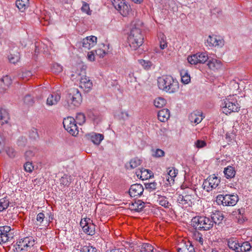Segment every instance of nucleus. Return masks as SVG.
Segmentation results:
<instances>
[{
	"label": "nucleus",
	"instance_id": "obj_61",
	"mask_svg": "<svg viewBox=\"0 0 252 252\" xmlns=\"http://www.w3.org/2000/svg\"><path fill=\"white\" fill-rule=\"evenodd\" d=\"M81 9L83 12H86L87 14H89V10L90 9L89 4L87 3H84L81 8Z\"/></svg>",
	"mask_w": 252,
	"mask_h": 252
},
{
	"label": "nucleus",
	"instance_id": "obj_58",
	"mask_svg": "<svg viewBox=\"0 0 252 252\" xmlns=\"http://www.w3.org/2000/svg\"><path fill=\"white\" fill-rule=\"evenodd\" d=\"M95 52L96 56L99 58H103L106 54V52L101 49H98L97 50H95Z\"/></svg>",
	"mask_w": 252,
	"mask_h": 252
},
{
	"label": "nucleus",
	"instance_id": "obj_37",
	"mask_svg": "<svg viewBox=\"0 0 252 252\" xmlns=\"http://www.w3.org/2000/svg\"><path fill=\"white\" fill-rule=\"evenodd\" d=\"M71 180L72 179L70 176L65 174L60 179V182L61 185L68 187L71 182Z\"/></svg>",
	"mask_w": 252,
	"mask_h": 252
},
{
	"label": "nucleus",
	"instance_id": "obj_16",
	"mask_svg": "<svg viewBox=\"0 0 252 252\" xmlns=\"http://www.w3.org/2000/svg\"><path fill=\"white\" fill-rule=\"evenodd\" d=\"M143 191V186L141 184H136L131 186L129 193L131 197H135L141 195Z\"/></svg>",
	"mask_w": 252,
	"mask_h": 252
},
{
	"label": "nucleus",
	"instance_id": "obj_2",
	"mask_svg": "<svg viewBox=\"0 0 252 252\" xmlns=\"http://www.w3.org/2000/svg\"><path fill=\"white\" fill-rule=\"evenodd\" d=\"M127 40L129 46L132 50L137 49L144 42V34L142 30L136 27L132 28L128 36Z\"/></svg>",
	"mask_w": 252,
	"mask_h": 252
},
{
	"label": "nucleus",
	"instance_id": "obj_48",
	"mask_svg": "<svg viewBox=\"0 0 252 252\" xmlns=\"http://www.w3.org/2000/svg\"><path fill=\"white\" fill-rule=\"evenodd\" d=\"M32 76V73L30 71H25L22 73L20 78L24 81H27L30 79V78Z\"/></svg>",
	"mask_w": 252,
	"mask_h": 252
},
{
	"label": "nucleus",
	"instance_id": "obj_51",
	"mask_svg": "<svg viewBox=\"0 0 252 252\" xmlns=\"http://www.w3.org/2000/svg\"><path fill=\"white\" fill-rule=\"evenodd\" d=\"M194 145L196 147V148L198 149H200L205 147L207 145V143L204 140H197L195 142Z\"/></svg>",
	"mask_w": 252,
	"mask_h": 252
},
{
	"label": "nucleus",
	"instance_id": "obj_43",
	"mask_svg": "<svg viewBox=\"0 0 252 252\" xmlns=\"http://www.w3.org/2000/svg\"><path fill=\"white\" fill-rule=\"evenodd\" d=\"M86 118L83 113H78L76 116V123L81 125L85 122Z\"/></svg>",
	"mask_w": 252,
	"mask_h": 252
},
{
	"label": "nucleus",
	"instance_id": "obj_1",
	"mask_svg": "<svg viewBox=\"0 0 252 252\" xmlns=\"http://www.w3.org/2000/svg\"><path fill=\"white\" fill-rule=\"evenodd\" d=\"M158 85L159 89L170 94L175 93L179 89L178 81L170 75L158 77Z\"/></svg>",
	"mask_w": 252,
	"mask_h": 252
},
{
	"label": "nucleus",
	"instance_id": "obj_44",
	"mask_svg": "<svg viewBox=\"0 0 252 252\" xmlns=\"http://www.w3.org/2000/svg\"><path fill=\"white\" fill-rule=\"evenodd\" d=\"M0 83L1 86L2 85V83L3 84V88H4L5 87H8L9 85H11V80L10 79L9 76H5L0 80Z\"/></svg>",
	"mask_w": 252,
	"mask_h": 252
},
{
	"label": "nucleus",
	"instance_id": "obj_47",
	"mask_svg": "<svg viewBox=\"0 0 252 252\" xmlns=\"http://www.w3.org/2000/svg\"><path fill=\"white\" fill-rule=\"evenodd\" d=\"M67 131L72 135L76 136L78 133V127L76 125V123L74 125H72V126L69 128Z\"/></svg>",
	"mask_w": 252,
	"mask_h": 252
},
{
	"label": "nucleus",
	"instance_id": "obj_41",
	"mask_svg": "<svg viewBox=\"0 0 252 252\" xmlns=\"http://www.w3.org/2000/svg\"><path fill=\"white\" fill-rule=\"evenodd\" d=\"M146 189L151 192L155 190L157 188V183L155 182L151 183H145L144 184Z\"/></svg>",
	"mask_w": 252,
	"mask_h": 252
},
{
	"label": "nucleus",
	"instance_id": "obj_27",
	"mask_svg": "<svg viewBox=\"0 0 252 252\" xmlns=\"http://www.w3.org/2000/svg\"><path fill=\"white\" fill-rule=\"evenodd\" d=\"M88 136L89 138L95 145H99L104 138L103 135L99 133H92Z\"/></svg>",
	"mask_w": 252,
	"mask_h": 252
},
{
	"label": "nucleus",
	"instance_id": "obj_40",
	"mask_svg": "<svg viewBox=\"0 0 252 252\" xmlns=\"http://www.w3.org/2000/svg\"><path fill=\"white\" fill-rule=\"evenodd\" d=\"M166 100L162 97H158L154 100V105L157 108H161L166 104Z\"/></svg>",
	"mask_w": 252,
	"mask_h": 252
},
{
	"label": "nucleus",
	"instance_id": "obj_50",
	"mask_svg": "<svg viewBox=\"0 0 252 252\" xmlns=\"http://www.w3.org/2000/svg\"><path fill=\"white\" fill-rule=\"evenodd\" d=\"M82 252H96L95 248L92 246H85L83 247L82 250Z\"/></svg>",
	"mask_w": 252,
	"mask_h": 252
},
{
	"label": "nucleus",
	"instance_id": "obj_24",
	"mask_svg": "<svg viewBox=\"0 0 252 252\" xmlns=\"http://www.w3.org/2000/svg\"><path fill=\"white\" fill-rule=\"evenodd\" d=\"M142 162V160L137 157H135L131 159L129 162L126 164V167L127 169H134L141 165Z\"/></svg>",
	"mask_w": 252,
	"mask_h": 252
},
{
	"label": "nucleus",
	"instance_id": "obj_14",
	"mask_svg": "<svg viewBox=\"0 0 252 252\" xmlns=\"http://www.w3.org/2000/svg\"><path fill=\"white\" fill-rule=\"evenodd\" d=\"M79 86L86 92H89L92 88L93 83L86 75H83L80 80Z\"/></svg>",
	"mask_w": 252,
	"mask_h": 252
},
{
	"label": "nucleus",
	"instance_id": "obj_42",
	"mask_svg": "<svg viewBox=\"0 0 252 252\" xmlns=\"http://www.w3.org/2000/svg\"><path fill=\"white\" fill-rule=\"evenodd\" d=\"M51 70L55 74H59L63 71V67L58 63H54L52 64Z\"/></svg>",
	"mask_w": 252,
	"mask_h": 252
},
{
	"label": "nucleus",
	"instance_id": "obj_63",
	"mask_svg": "<svg viewBox=\"0 0 252 252\" xmlns=\"http://www.w3.org/2000/svg\"><path fill=\"white\" fill-rule=\"evenodd\" d=\"M139 62L145 68H147L148 66L149 67L150 66L151 63L150 62H146L144 60H139Z\"/></svg>",
	"mask_w": 252,
	"mask_h": 252
},
{
	"label": "nucleus",
	"instance_id": "obj_53",
	"mask_svg": "<svg viewBox=\"0 0 252 252\" xmlns=\"http://www.w3.org/2000/svg\"><path fill=\"white\" fill-rule=\"evenodd\" d=\"M194 238L196 241L198 242L201 245H203L204 239L203 238L202 235L200 233L198 232L195 233Z\"/></svg>",
	"mask_w": 252,
	"mask_h": 252
},
{
	"label": "nucleus",
	"instance_id": "obj_25",
	"mask_svg": "<svg viewBox=\"0 0 252 252\" xmlns=\"http://www.w3.org/2000/svg\"><path fill=\"white\" fill-rule=\"evenodd\" d=\"M158 120L162 122H166L170 117L169 111L167 109H163L159 111L158 115Z\"/></svg>",
	"mask_w": 252,
	"mask_h": 252
},
{
	"label": "nucleus",
	"instance_id": "obj_28",
	"mask_svg": "<svg viewBox=\"0 0 252 252\" xmlns=\"http://www.w3.org/2000/svg\"><path fill=\"white\" fill-rule=\"evenodd\" d=\"M223 173L225 177L227 179H232L234 178L236 175L235 168L232 166H228L224 168Z\"/></svg>",
	"mask_w": 252,
	"mask_h": 252
},
{
	"label": "nucleus",
	"instance_id": "obj_52",
	"mask_svg": "<svg viewBox=\"0 0 252 252\" xmlns=\"http://www.w3.org/2000/svg\"><path fill=\"white\" fill-rule=\"evenodd\" d=\"M45 219L44 214L42 213H39L37 214L36 217L37 225H40L44 221Z\"/></svg>",
	"mask_w": 252,
	"mask_h": 252
},
{
	"label": "nucleus",
	"instance_id": "obj_62",
	"mask_svg": "<svg viewBox=\"0 0 252 252\" xmlns=\"http://www.w3.org/2000/svg\"><path fill=\"white\" fill-rule=\"evenodd\" d=\"M88 59L90 61H94L95 59L94 54V51L88 52Z\"/></svg>",
	"mask_w": 252,
	"mask_h": 252
},
{
	"label": "nucleus",
	"instance_id": "obj_34",
	"mask_svg": "<svg viewBox=\"0 0 252 252\" xmlns=\"http://www.w3.org/2000/svg\"><path fill=\"white\" fill-rule=\"evenodd\" d=\"M10 201L6 197L0 199V212L5 210L9 206Z\"/></svg>",
	"mask_w": 252,
	"mask_h": 252
},
{
	"label": "nucleus",
	"instance_id": "obj_23",
	"mask_svg": "<svg viewBox=\"0 0 252 252\" xmlns=\"http://www.w3.org/2000/svg\"><path fill=\"white\" fill-rule=\"evenodd\" d=\"M207 65L208 67L213 70L220 69L222 66V63L220 60L216 59H211L208 60Z\"/></svg>",
	"mask_w": 252,
	"mask_h": 252
},
{
	"label": "nucleus",
	"instance_id": "obj_46",
	"mask_svg": "<svg viewBox=\"0 0 252 252\" xmlns=\"http://www.w3.org/2000/svg\"><path fill=\"white\" fill-rule=\"evenodd\" d=\"M24 102L28 106H32L34 101L33 97L29 95H26L24 98Z\"/></svg>",
	"mask_w": 252,
	"mask_h": 252
},
{
	"label": "nucleus",
	"instance_id": "obj_54",
	"mask_svg": "<svg viewBox=\"0 0 252 252\" xmlns=\"http://www.w3.org/2000/svg\"><path fill=\"white\" fill-rule=\"evenodd\" d=\"M24 169L26 171L32 172L33 169V166L31 162L27 161L24 164Z\"/></svg>",
	"mask_w": 252,
	"mask_h": 252
},
{
	"label": "nucleus",
	"instance_id": "obj_64",
	"mask_svg": "<svg viewBox=\"0 0 252 252\" xmlns=\"http://www.w3.org/2000/svg\"><path fill=\"white\" fill-rule=\"evenodd\" d=\"M31 136L34 139L38 136L37 131L36 129H33L32 130L31 133Z\"/></svg>",
	"mask_w": 252,
	"mask_h": 252
},
{
	"label": "nucleus",
	"instance_id": "obj_17",
	"mask_svg": "<svg viewBox=\"0 0 252 252\" xmlns=\"http://www.w3.org/2000/svg\"><path fill=\"white\" fill-rule=\"evenodd\" d=\"M145 203L141 200L132 201L128 204V208L133 211L141 212L145 207Z\"/></svg>",
	"mask_w": 252,
	"mask_h": 252
},
{
	"label": "nucleus",
	"instance_id": "obj_20",
	"mask_svg": "<svg viewBox=\"0 0 252 252\" xmlns=\"http://www.w3.org/2000/svg\"><path fill=\"white\" fill-rule=\"evenodd\" d=\"M178 174V170L175 168H168L167 174L166 175V180L168 182L167 184H173L174 183V179Z\"/></svg>",
	"mask_w": 252,
	"mask_h": 252
},
{
	"label": "nucleus",
	"instance_id": "obj_15",
	"mask_svg": "<svg viewBox=\"0 0 252 252\" xmlns=\"http://www.w3.org/2000/svg\"><path fill=\"white\" fill-rule=\"evenodd\" d=\"M20 52L18 47H14L11 49L9 52V55L8 56V59L12 63L15 64L20 60Z\"/></svg>",
	"mask_w": 252,
	"mask_h": 252
},
{
	"label": "nucleus",
	"instance_id": "obj_32",
	"mask_svg": "<svg viewBox=\"0 0 252 252\" xmlns=\"http://www.w3.org/2000/svg\"><path fill=\"white\" fill-rule=\"evenodd\" d=\"M177 251L178 252H195L193 246L189 242L187 244H185L182 247L178 248Z\"/></svg>",
	"mask_w": 252,
	"mask_h": 252
},
{
	"label": "nucleus",
	"instance_id": "obj_60",
	"mask_svg": "<svg viewBox=\"0 0 252 252\" xmlns=\"http://www.w3.org/2000/svg\"><path fill=\"white\" fill-rule=\"evenodd\" d=\"M4 146V137L0 133V153L3 150Z\"/></svg>",
	"mask_w": 252,
	"mask_h": 252
},
{
	"label": "nucleus",
	"instance_id": "obj_8",
	"mask_svg": "<svg viewBox=\"0 0 252 252\" xmlns=\"http://www.w3.org/2000/svg\"><path fill=\"white\" fill-rule=\"evenodd\" d=\"M220 182V178L215 175H210L204 181L202 187L207 192H210L216 189Z\"/></svg>",
	"mask_w": 252,
	"mask_h": 252
},
{
	"label": "nucleus",
	"instance_id": "obj_49",
	"mask_svg": "<svg viewBox=\"0 0 252 252\" xmlns=\"http://www.w3.org/2000/svg\"><path fill=\"white\" fill-rule=\"evenodd\" d=\"M6 153L9 157L13 158L16 155V152L12 148L8 147L6 149Z\"/></svg>",
	"mask_w": 252,
	"mask_h": 252
},
{
	"label": "nucleus",
	"instance_id": "obj_4",
	"mask_svg": "<svg viewBox=\"0 0 252 252\" xmlns=\"http://www.w3.org/2000/svg\"><path fill=\"white\" fill-rule=\"evenodd\" d=\"M221 106L222 107L223 112L226 114L238 112L240 108L237 99L234 95H229L223 99Z\"/></svg>",
	"mask_w": 252,
	"mask_h": 252
},
{
	"label": "nucleus",
	"instance_id": "obj_11",
	"mask_svg": "<svg viewBox=\"0 0 252 252\" xmlns=\"http://www.w3.org/2000/svg\"><path fill=\"white\" fill-rule=\"evenodd\" d=\"M209 57L206 52H199L188 57V62L191 64L204 63L208 61Z\"/></svg>",
	"mask_w": 252,
	"mask_h": 252
},
{
	"label": "nucleus",
	"instance_id": "obj_10",
	"mask_svg": "<svg viewBox=\"0 0 252 252\" xmlns=\"http://www.w3.org/2000/svg\"><path fill=\"white\" fill-rule=\"evenodd\" d=\"M113 5L123 16H126L130 11V6L126 3L125 0H111Z\"/></svg>",
	"mask_w": 252,
	"mask_h": 252
},
{
	"label": "nucleus",
	"instance_id": "obj_33",
	"mask_svg": "<svg viewBox=\"0 0 252 252\" xmlns=\"http://www.w3.org/2000/svg\"><path fill=\"white\" fill-rule=\"evenodd\" d=\"M76 122L75 120L71 117H68L66 118H64L63 121V125L65 130H68L69 128L72 126V125H74Z\"/></svg>",
	"mask_w": 252,
	"mask_h": 252
},
{
	"label": "nucleus",
	"instance_id": "obj_35",
	"mask_svg": "<svg viewBox=\"0 0 252 252\" xmlns=\"http://www.w3.org/2000/svg\"><path fill=\"white\" fill-rule=\"evenodd\" d=\"M158 201L159 205L165 208H169L171 205L167 198L164 196L158 195Z\"/></svg>",
	"mask_w": 252,
	"mask_h": 252
},
{
	"label": "nucleus",
	"instance_id": "obj_13",
	"mask_svg": "<svg viewBox=\"0 0 252 252\" xmlns=\"http://www.w3.org/2000/svg\"><path fill=\"white\" fill-rule=\"evenodd\" d=\"M96 40L97 38L94 36L87 37L79 43L80 46H82L85 49H90L95 45Z\"/></svg>",
	"mask_w": 252,
	"mask_h": 252
},
{
	"label": "nucleus",
	"instance_id": "obj_39",
	"mask_svg": "<svg viewBox=\"0 0 252 252\" xmlns=\"http://www.w3.org/2000/svg\"><path fill=\"white\" fill-rule=\"evenodd\" d=\"M181 81L184 84H188L190 81V77L188 72L184 70L181 72Z\"/></svg>",
	"mask_w": 252,
	"mask_h": 252
},
{
	"label": "nucleus",
	"instance_id": "obj_45",
	"mask_svg": "<svg viewBox=\"0 0 252 252\" xmlns=\"http://www.w3.org/2000/svg\"><path fill=\"white\" fill-rule=\"evenodd\" d=\"M154 250L153 246L148 243H144L141 246V251L147 252H153Z\"/></svg>",
	"mask_w": 252,
	"mask_h": 252
},
{
	"label": "nucleus",
	"instance_id": "obj_56",
	"mask_svg": "<svg viewBox=\"0 0 252 252\" xmlns=\"http://www.w3.org/2000/svg\"><path fill=\"white\" fill-rule=\"evenodd\" d=\"M91 221H92V220H91L90 219L87 218H84L83 219L81 220L80 224V226L82 227L83 230H84V227L86 226Z\"/></svg>",
	"mask_w": 252,
	"mask_h": 252
},
{
	"label": "nucleus",
	"instance_id": "obj_29",
	"mask_svg": "<svg viewBox=\"0 0 252 252\" xmlns=\"http://www.w3.org/2000/svg\"><path fill=\"white\" fill-rule=\"evenodd\" d=\"M9 120V115L6 109H0V124L3 125L7 124Z\"/></svg>",
	"mask_w": 252,
	"mask_h": 252
},
{
	"label": "nucleus",
	"instance_id": "obj_36",
	"mask_svg": "<svg viewBox=\"0 0 252 252\" xmlns=\"http://www.w3.org/2000/svg\"><path fill=\"white\" fill-rule=\"evenodd\" d=\"M251 249L250 243L248 242H244L242 243H240L239 252H246L249 251Z\"/></svg>",
	"mask_w": 252,
	"mask_h": 252
},
{
	"label": "nucleus",
	"instance_id": "obj_31",
	"mask_svg": "<svg viewBox=\"0 0 252 252\" xmlns=\"http://www.w3.org/2000/svg\"><path fill=\"white\" fill-rule=\"evenodd\" d=\"M95 225L91 221L84 227L83 231L86 234L93 236L95 234Z\"/></svg>",
	"mask_w": 252,
	"mask_h": 252
},
{
	"label": "nucleus",
	"instance_id": "obj_9",
	"mask_svg": "<svg viewBox=\"0 0 252 252\" xmlns=\"http://www.w3.org/2000/svg\"><path fill=\"white\" fill-rule=\"evenodd\" d=\"M13 229L8 225L0 226V244L11 241L14 237Z\"/></svg>",
	"mask_w": 252,
	"mask_h": 252
},
{
	"label": "nucleus",
	"instance_id": "obj_59",
	"mask_svg": "<svg viewBox=\"0 0 252 252\" xmlns=\"http://www.w3.org/2000/svg\"><path fill=\"white\" fill-rule=\"evenodd\" d=\"M159 46L161 49H164L167 46V43L166 41L164 40V37H162L160 38L159 41Z\"/></svg>",
	"mask_w": 252,
	"mask_h": 252
},
{
	"label": "nucleus",
	"instance_id": "obj_19",
	"mask_svg": "<svg viewBox=\"0 0 252 252\" xmlns=\"http://www.w3.org/2000/svg\"><path fill=\"white\" fill-rule=\"evenodd\" d=\"M189 119L191 123L198 124L203 120L202 113L198 111H194L189 115Z\"/></svg>",
	"mask_w": 252,
	"mask_h": 252
},
{
	"label": "nucleus",
	"instance_id": "obj_12",
	"mask_svg": "<svg viewBox=\"0 0 252 252\" xmlns=\"http://www.w3.org/2000/svg\"><path fill=\"white\" fill-rule=\"evenodd\" d=\"M194 200V195L192 194H186L185 195H179L177 199V202L184 207L187 208L191 206Z\"/></svg>",
	"mask_w": 252,
	"mask_h": 252
},
{
	"label": "nucleus",
	"instance_id": "obj_7",
	"mask_svg": "<svg viewBox=\"0 0 252 252\" xmlns=\"http://www.w3.org/2000/svg\"><path fill=\"white\" fill-rule=\"evenodd\" d=\"M239 200L237 194H219L217 196L216 202L224 206H234Z\"/></svg>",
	"mask_w": 252,
	"mask_h": 252
},
{
	"label": "nucleus",
	"instance_id": "obj_6",
	"mask_svg": "<svg viewBox=\"0 0 252 252\" xmlns=\"http://www.w3.org/2000/svg\"><path fill=\"white\" fill-rule=\"evenodd\" d=\"M34 245V240L32 237H27L17 242L14 245L17 252H26L29 251Z\"/></svg>",
	"mask_w": 252,
	"mask_h": 252
},
{
	"label": "nucleus",
	"instance_id": "obj_55",
	"mask_svg": "<svg viewBox=\"0 0 252 252\" xmlns=\"http://www.w3.org/2000/svg\"><path fill=\"white\" fill-rule=\"evenodd\" d=\"M153 156L156 158H160L164 156V152L159 149H157L153 153Z\"/></svg>",
	"mask_w": 252,
	"mask_h": 252
},
{
	"label": "nucleus",
	"instance_id": "obj_18",
	"mask_svg": "<svg viewBox=\"0 0 252 252\" xmlns=\"http://www.w3.org/2000/svg\"><path fill=\"white\" fill-rule=\"evenodd\" d=\"M207 42L210 46L222 47L224 45L223 39L218 38L216 35L209 36Z\"/></svg>",
	"mask_w": 252,
	"mask_h": 252
},
{
	"label": "nucleus",
	"instance_id": "obj_57",
	"mask_svg": "<svg viewBox=\"0 0 252 252\" xmlns=\"http://www.w3.org/2000/svg\"><path fill=\"white\" fill-rule=\"evenodd\" d=\"M34 152L32 150H28L25 152V157L26 160H29L31 159L32 158L34 157Z\"/></svg>",
	"mask_w": 252,
	"mask_h": 252
},
{
	"label": "nucleus",
	"instance_id": "obj_5",
	"mask_svg": "<svg viewBox=\"0 0 252 252\" xmlns=\"http://www.w3.org/2000/svg\"><path fill=\"white\" fill-rule=\"evenodd\" d=\"M65 101L68 106L71 109L73 107L79 106L82 101V95L79 91L74 88L70 89L66 96Z\"/></svg>",
	"mask_w": 252,
	"mask_h": 252
},
{
	"label": "nucleus",
	"instance_id": "obj_26",
	"mask_svg": "<svg viewBox=\"0 0 252 252\" xmlns=\"http://www.w3.org/2000/svg\"><path fill=\"white\" fill-rule=\"evenodd\" d=\"M224 217L222 213L220 211H216L213 213L211 216V219L212 220L213 224L218 223L219 224L223 220Z\"/></svg>",
	"mask_w": 252,
	"mask_h": 252
},
{
	"label": "nucleus",
	"instance_id": "obj_38",
	"mask_svg": "<svg viewBox=\"0 0 252 252\" xmlns=\"http://www.w3.org/2000/svg\"><path fill=\"white\" fill-rule=\"evenodd\" d=\"M29 0H17L16 5L20 10H24L28 6Z\"/></svg>",
	"mask_w": 252,
	"mask_h": 252
},
{
	"label": "nucleus",
	"instance_id": "obj_22",
	"mask_svg": "<svg viewBox=\"0 0 252 252\" xmlns=\"http://www.w3.org/2000/svg\"><path fill=\"white\" fill-rule=\"evenodd\" d=\"M60 99L61 95L59 94L53 93L48 96L47 99L46 104L49 106L56 105L58 103Z\"/></svg>",
	"mask_w": 252,
	"mask_h": 252
},
{
	"label": "nucleus",
	"instance_id": "obj_3",
	"mask_svg": "<svg viewBox=\"0 0 252 252\" xmlns=\"http://www.w3.org/2000/svg\"><path fill=\"white\" fill-rule=\"evenodd\" d=\"M191 225L199 230H208L214 224L211 218L205 216H196L191 220Z\"/></svg>",
	"mask_w": 252,
	"mask_h": 252
},
{
	"label": "nucleus",
	"instance_id": "obj_30",
	"mask_svg": "<svg viewBox=\"0 0 252 252\" xmlns=\"http://www.w3.org/2000/svg\"><path fill=\"white\" fill-rule=\"evenodd\" d=\"M227 245L229 249L234 251L236 252H239L240 243L236 239L231 238L228 239Z\"/></svg>",
	"mask_w": 252,
	"mask_h": 252
},
{
	"label": "nucleus",
	"instance_id": "obj_21",
	"mask_svg": "<svg viewBox=\"0 0 252 252\" xmlns=\"http://www.w3.org/2000/svg\"><path fill=\"white\" fill-rule=\"evenodd\" d=\"M136 173L137 177H140V178L143 180L150 179L154 176L153 173L151 170L144 168L137 171Z\"/></svg>",
	"mask_w": 252,
	"mask_h": 252
}]
</instances>
